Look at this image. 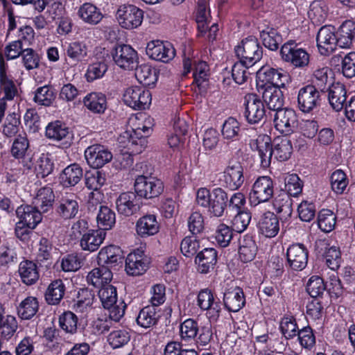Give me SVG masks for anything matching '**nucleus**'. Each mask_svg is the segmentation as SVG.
<instances>
[{
    "instance_id": "1",
    "label": "nucleus",
    "mask_w": 355,
    "mask_h": 355,
    "mask_svg": "<svg viewBox=\"0 0 355 355\" xmlns=\"http://www.w3.org/2000/svg\"><path fill=\"white\" fill-rule=\"evenodd\" d=\"M250 146L252 151L258 153L261 166L263 168H268L272 160H288L293 152L291 140L283 137H277L271 143L268 136L259 135L257 139L250 140Z\"/></svg>"
},
{
    "instance_id": "2",
    "label": "nucleus",
    "mask_w": 355,
    "mask_h": 355,
    "mask_svg": "<svg viewBox=\"0 0 355 355\" xmlns=\"http://www.w3.org/2000/svg\"><path fill=\"white\" fill-rule=\"evenodd\" d=\"M234 51L237 58L249 66H253L263 55V49L257 39L253 36L242 40L234 48Z\"/></svg>"
},
{
    "instance_id": "3",
    "label": "nucleus",
    "mask_w": 355,
    "mask_h": 355,
    "mask_svg": "<svg viewBox=\"0 0 355 355\" xmlns=\"http://www.w3.org/2000/svg\"><path fill=\"white\" fill-rule=\"evenodd\" d=\"M245 180L242 164L234 159H229L223 172V187L230 191H236L241 187Z\"/></svg>"
},
{
    "instance_id": "4",
    "label": "nucleus",
    "mask_w": 355,
    "mask_h": 355,
    "mask_svg": "<svg viewBox=\"0 0 355 355\" xmlns=\"http://www.w3.org/2000/svg\"><path fill=\"white\" fill-rule=\"evenodd\" d=\"M136 194L146 199L159 196L164 191L163 182L158 178L148 175H138L135 181Z\"/></svg>"
},
{
    "instance_id": "5",
    "label": "nucleus",
    "mask_w": 355,
    "mask_h": 355,
    "mask_svg": "<svg viewBox=\"0 0 355 355\" xmlns=\"http://www.w3.org/2000/svg\"><path fill=\"white\" fill-rule=\"evenodd\" d=\"M80 198L73 193H64L55 204V214L64 220L74 218L79 212Z\"/></svg>"
},
{
    "instance_id": "6",
    "label": "nucleus",
    "mask_w": 355,
    "mask_h": 355,
    "mask_svg": "<svg viewBox=\"0 0 355 355\" xmlns=\"http://www.w3.org/2000/svg\"><path fill=\"white\" fill-rule=\"evenodd\" d=\"M274 194V182L269 176L259 177L254 182L249 196L251 205L269 201Z\"/></svg>"
},
{
    "instance_id": "7",
    "label": "nucleus",
    "mask_w": 355,
    "mask_h": 355,
    "mask_svg": "<svg viewBox=\"0 0 355 355\" xmlns=\"http://www.w3.org/2000/svg\"><path fill=\"white\" fill-rule=\"evenodd\" d=\"M282 60L291 65L302 68L309 62V54L293 40H289L284 44L280 50Z\"/></svg>"
},
{
    "instance_id": "8",
    "label": "nucleus",
    "mask_w": 355,
    "mask_h": 355,
    "mask_svg": "<svg viewBox=\"0 0 355 355\" xmlns=\"http://www.w3.org/2000/svg\"><path fill=\"white\" fill-rule=\"evenodd\" d=\"M116 19L122 28H136L140 26L143 21L144 11L135 5H123L117 10Z\"/></svg>"
},
{
    "instance_id": "9",
    "label": "nucleus",
    "mask_w": 355,
    "mask_h": 355,
    "mask_svg": "<svg viewBox=\"0 0 355 355\" xmlns=\"http://www.w3.org/2000/svg\"><path fill=\"white\" fill-rule=\"evenodd\" d=\"M275 129L285 136L294 133L298 127L296 112L291 108L277 110L274 116Z\"/></svg>"
},
{
    "instance_id": "10",
    "label": "nucleus",
    "mask_w": 355,
    "mask_h": 355,
    "mask_svg": "<svg viewBox=\"0 0 355 355\" xmlns=\"http://www.w3.org/2000/svg\"><path fill=\"white\" fill-rule=\"evenodd\" d=\"M245 110L243 116L250 124H258L266 119L263 102L255 94H249L245 97Z\"/></svg>"
},
{
    "instance_id": "11",
    "label": "nucleus",
    "mask_w": 355,
    "mask_h": 355,
    "mask_svg": "<svg viewBox=\"0 0 355 355\" xmlns=\"http://www.w3.org/2000/svg\"><path fill=\"white\" fill-rule=\"evenodd\" d=\"M321 93L313 86L309 85L300 89L297 94V106L304 113H310L321 105Z\"/></svg>"
},
{
    "instance_id": "12",
    "label": "nucleus",
    "mask_w": 355,
    "mask_h": 355,
    "mask_svg": "<svg viewBox=\"0 0 355 355\" xmlns=\"http://www.w3.org/2000/svg\"><path fill=\"white\" fill-rule=\"evenodd\" d=\"M111 54L115 64L121 69L133 70L137 67V53L130 45H117L112 50Z\"/></svg>"
},
{
    "instance_id": "13",
    "label": "nucleus",
    "mask_w": 355,
    "mask_h": 355,
    "mask_svg": "<svg viewBox=\"0 0 355 355\" xmlns=\"http://www.w3.org/2000/svg\"><path fill=\"white\" fill-rule=\"evenodd\" d=\"M123 101L135 110H145L151 103V94L144 87L132 86L125 90Z\"/></svg>"
},
{
    "instance_id": "14",
    "label": "nucleus",
    "mask_w": 355,
    "mask_h": 355,
    "mask_svg": "<svg viewBox=\"0 0 355 355\" xmlns=\"http://www.w3.org/2000/svg\"><path fill=\"white\" fill-rule=\"evenodd\" d=\"M257 77L260 81L264 83L261 87L273 85L279 88H284L289 83L290 76L283 69H277L269 67H263L257 72Z\"/></svg>"
},
{
    "instance_id": "15",
    "label": "nucleus",
    "mask_w": 355,
    "mask_h": 355,
    "mask_svg": "<svg viewBox=\"0 0 355 355\" xmlns=\"http://www.w3.org/2000/svg\"><path fill=\"white\" fill-rule=\"evenodd\" d=\"M85 157L87 164L94 168H99L112 159V153L104 146L92 145L85 150Z\"/></svg>"
},
{
    "instance_id": "16",
    "label": "nucleus",
    "mask_w": 355,
    "mask_h": 355,
    "mask_svg": "<svg viewBox=\"0 0 355 355\" xmlns=\"http://www.w3.org/2000/svg\"><path fill=\"white\" fill-rule=\"evenodd\" d=\"M146 53L153 60L167 63L174 58L175 49L168 42L151 41L147 44Z\"/></svg>"
},
{
    "instance_id": "17",
    "label": "nucleus",
    "mask_w": 355,
    "mask_h": 355,
    "mask_svg": "<svg viewBox=\"0 0 355 355\" xmlns=\"http://www.w3.org/2000/svg\"><path fill=\"white\" fill-rule=\"evenodd\" d=\"M148 265V258L144 251L137 249L128 255L125 260V270L130 275H141L147 270Z\"/></svg>"
},
{
    "instance_id": "18",
    "label": "nucleus",
    "mask_w": 355,
    "mask_h": 355,
    "mask_svg": "<svg viewBox=\"0 0 355 355\" xmlns=\"http://www.w3.org/2000/svg\"><path fill=\"white\" fill-rule=\"evenodd\" d=\"M308 256L309 251L303 244H293L287 249V262L294 270L301 271L305 268L308 263Z\"/></svg>"
},
{
    "instance_id": "19",
    "label": "nucleus",
    "mask_w": 355,
    "mask_h": 355,
    "mask_svg": "<svg viewBox=\"0 0 355 355\" xmlns=\"http://www.w3.org/2000/svg\"><path fill=\"white\" fill-rule=\"evenodd\" d=\"M116 207L119 214L130 216L139 211L141 202L134 192H124L116 200Z\"/></svg>"
},
{
    "instance_id": "20",
    "label": "nucleus",
    "mask_w": 355,
    "mask_h": 355,
    "mask_svg": "<svg viewBox=\"0 0 355 355\" xmlns=\"http://www.w3.org/2000/svg\"><path fill=\"white\" fill-rule=\"evenodd\" d=\"M317 46L321 54L326 55L332 52L337 46L336 28L332 26H324L318 32Z\"/></svg>"
},
{
    "instance_id": "21",
    "label": "nucleus",
    "mask_w": 355,
    "mask_h": 355,
    "mask_svg": "<svg viewBox=\"0 0 355 355\" xmlns=\"http://www.w3.org/2000/svg\"><path fill=\"white\" fill-rule=\"evenodd\" d=\"M0 92L3 94L1 98L7 101H12L19 96L17 81L7 74L5 63L2 60H0Z\"/></svg>"
},
{
    "instance_id": "22",
    "label": "nucleus",
    "mask_w": 355,
    "mask_h": 355,
    "mask_svg": "<svg viewBox=\"0 0 355 355\" xmlns=\"http://www.w3.org/2000/svg\"><path fill=\"white\" fill-rule=\"evenodd\" d=\"M15 212L19 218V224L29 229H35L42 220V213L34 205H21L16 209Z\"/></svg>"
},
{
    "instance_id": "23",
    "label": "nucleus",
    "mask_w": 355,
    "mask_h": 355,
    "mask_svg": "<svg viewBox=\"0 0 355 355\" xmlns=\"http://www.w3.org/2000/svg\"><path fill=\"white\" fill-rule=\"evenodd\" d=\"M218 261V252L213 248H205L199 252L195 258L197 270L201 274H207L212 271Z\"/></svg>"
},
{
    "instance_id": "24",
    "label": "nucleus",
    "mask_w": 355,
    "mask_h": 355,
    "mask_svg": "<svg viewBox=\"0 0 355 355\" xmlns=\"http://www.w3.org/2000/svg\"><path fill=\"white\" fill-rule=\"evenodd\" d=\"M227 191L221 187L213 189L210 205L207 209L209 216L216 218L223 216L227 209Z\"/></svg>"
},
{
    "instance_id": "25",
    "label": "nucleus",
    "mask_w": 355,
    "mask_h": 355,
    "mask_svg": "<svg viewBox=\"0 0 355 355\" xmlns=\"http://www.w3.org/2000/svg\"><path fill=\"white\" fill-rule=\"evenodd\" d=\"M122 250L116 245H110L103 248L98 254V263L107 268L123 263Z\"/></svg>"
},
{
    "instance_id": "26",
    "label": "nucleus",
    "mask_w": 355,
    "mask_h": 355,
    "mask_svg": "<svg viewBox=\"0 0 355 355\" xmlns=\"http://www.w3.org/2000/svg\"><path fill=\"white\" fill-rule=\"evenodd\" d=\"M328 100L331 107L336 112L342 110L347 103V93L345 86L340 83L328 87Z\"/></svg>"
},
{
    "instance_id": "27",
    "label": "nucleus",
    "mask_w": 355,
    "mask_h": 355,
    "mask_svg": "<svg viewBox=\"0 0 355 355\" xmlns=\"http://www.w3.org/2000/svg\"><path fill=\"white\" fill-rule=\"evenodd\" d=\"M259 233L267 238L275 237L279 231V222L277 216L271 211L264 213L258 223Z\"/></svg>"
},
{
    "instance_id": "28",
    "label": "nucleus",
    "mask_w": 355,
    "mask_h": 355,
    "mask_svg": "<svg viewBox=\"0 0 355 355\" xmlns=\"http://www.w3.org/2000/svg\"><path fill=\"white\" fill-rule=\"evenodd\" d=\"M223 302L225 308L230 312L241 310L245 304L243 289L236 286L227 290L224 293Z\"/></svg>"
},
{
    "instance_id": "29",
    "label": "nucleus",
    "mask_w": 355,
    "mask_h": 355,
    "mask_svg": "<svg viewBox=\"0 0 355 355\" xmlns=\"http://www.w3.org/2000/svg\"><path fill=\"white\" fill-rule=\"evenodd\" d=\"M337 46L343 49L352 47L355 39V21L346 20L340 26L336 31Z\"/></svg>"
},
{
    "instance_id": "30",
    "label": "nucleus",
    "mask_w": 355,
    "mask_h": 355,
    "mask_svg": "<svg viewBox=\"0 0 355 355\" xmlns=\"http://www.w3.org/2000/svg\"><path fill=\"white\" fill-rule=\"evenodd\" d=\"M106 232L100 230H89L80 240L83 250L90 252L97 250L105 239Z\"/></svg>"
},
{
    "instance_id": "31",
    "label": "nucleus",
    "mask_w": 355,
    "mask_h": 355,
    "mask_svg": "<svg viewBox=\"0 0 355 355\" xmlns=\"http://www.w3.org/2000/svg\"><path fill=\"white\" fill-rule=\"evenodd\" d=\"M262 92V98L268 109L277 112L282 110L284 105L283 92L281 88L273 85H266Z\"/></svg>"
},
{
    "instance_id": "32",
    "label": "nucleus",
    "mask_w": 355,
    "mask_h": 355,
    "mask_svg": "<svg viewBox=\"0 0 355 355\" xmlns=\"http://www.w3.org/2000/svg\"><path fill=\"white\" fill-rule=\"evenodd\" d=\"M159 230V224L154 214H146L141 217L136 223V232L141 238L156 234Z\"/></svg>"
},
{
    "instance_id": "33",
    "label": "nucleus",
    "mask_w": 355,
    "mask_h": 355,
    "mask_svg": "<svg viewBox=\"0 0 355 355\" xmlns=\"http://www.w3.org/2000/svg\"><path fill=\"white\" fill-rule=\"evenodd\" d=\"M55 195L53 189L49 187L40 189L33 198V205L42 214L53 209Z\"/></svg>"
},
{
    "instance_id": "34",
    "label": "nucleus",
    "mask_w": 355,
    "mask_h": 355,
    "mask_svg": "<svg viewBox=\"0 0 355 355\" xmlns=\"http://www.w3.org/2000/svg\"><path fill=\"white\" fill-rule=\"evenodd\" d=\"M112 272L103 266L92 269L87 275L86 279L88 284L96 288L105 287L110 283L112 279Z\"/></svg>"
},
{
    "instance_id": "35",
    "label": "nucleus",
    "mask_w": 355,
    "mask_h": 355,
    "mask_svg": "<svg viewBox=\"0 0 355 355\" xmlns=\"http://www.w3.org/2000/svg\"><path fill=\"white\" fill-rule=\"evenodd\" d=\"M83 101L84 105L94 114H103L107 107L106 96L101 92H91Z\"/></svg>"
},
{
    "instance_id": "36",
    "label": "nucleus",
    "mask_w": 355,
    "mask_h": 355,
    "mask_svg": "<svg viewBox=\"0 0 355 355\" xmlns=\"http://www.w3.org/2000/svg\"><path fill=\"white\" fill-rule=\"evenodd\" d=\"M272 204L275 210L279 214L282 219L286 220L291 217L293 212V200L288 193L284 190L280 191L275 197Z\"/></svg>"
},
{
    "instance_id": "37",
    "label": "nucleus",
    "mask_w": 355,
    "mask_h": 355,
    "mask_svg": "<svg viewBox=\"0 0 355 355\" xmlns=\"http://www.w3.org/2000/svg\"><path fill=\"white\" fill-rule=\"evenodd\" d=\"M257 246L252 236L245 234L239 240V256L241 261H252L256 257Z\"/></svg>"
},
{
    "instance_id": "38",
    "label": "nucleus",
    "mask_w": 355,
    "mask_h": 355,
    "mask_svg": "<svg viewBox=\"0 0 355 355\" xmlns=\"http://www.w3.org/2000/svg\"><path fill=\"white\" fill-rule=\"evenodd\" d=\"M55 254H58L57 248L53 246V243L47 238H41L36 256L37 263L40 265L44 263L46 266L51 264Z\"/></svg>"
},
{
    "instance_id": "39",
    "label": "nucleus",
    "mask_w": 355,
    "mask_h": 355,
    "mask_svg": "<svg viewBox=\"0 0 355 355\" xmlns=\"http://www.w3.org/2000/svg\"><path fill=\"white\" fill-rule=\"evenodd\" d=\"M65 285L62 280L55 279L47 287L44 298L49 305H58L63 298L65 293Z\"/></svg>"
},
{
    "instance_id": "40",
    "label": "nucleus",
    "mask_w": 355,
    "mask_h": 355,
    "mask_svg": "<svg viewBox=\"0 0 355 355\" xmlns=\"http://www.w3.org/2000/svg\"><path fill=\"white\" fill-rule=\"evenodd\" d=\"M18 272L22 282L26 285H33L39 279L37 266L32 261L25 260L19 263Z\"/></svg>"
},
{
    "instance_id": "41",
    "label": "nucleus",
    "mask_w": 355,
    "mask_h": 355,
    "mask_svg": "<svg viewBox=\"0 0 355 355\" xmlns=\"http://www.w3.org/2000/svg\"><path fill=\"white\" fill-rule=\"evenodd\" d=\"M66 55L70 62L76 65L78 63L85 60L87 56V46L82 42H72L69 43L66 49Z\"/></svg>"
},
{
    "instance_id": "42",
    "label": "nucleus",
    "mask_w": 355,
    "mask_h": 355,
    "mask_svg": "<svg viewBox=\"0 0 355 355\" xmlns=\"http://www.w3.org/2000/svg\"><path fill=\"white\" fill-rule=\"evenodd\" d=\"M78 15L83 21L92 25L98 24L103 17L100 9L90 3L83 4L78 9Z\"/></svg>"
},
{
    "instance_id": "43",
    "label": "nucleus",
    "mask_w": 355,
    "mask_h": 355,
    "mask_svg": "<svg viewBox=\"0 0 355 355\" xmlns=\"http://www.w3.org/2000/svg\"><path fill=\"white\" fill-rule=\"evenodd\" d=\"M46 136L54 141L65 140L67 142L71 138L69 128L60 121L49 123L46 128Z\"/></svg>"
},
{
    "instance_id": "44",
    "label": "nucleus",
    "mask_w": 355,
    "mask_h": 355,
    "mask_svg": "<svg viewBox=\"0 0 355 355\" xmlns=\"http://www.w3.org/2000/svg\"><path fill=\"white\" fill-rule=\"evenodd\" d=\"M83 177V170L78 164H73L66 167L60 174V183L64 187L74 186Z\"/></svg>"
},
{
    "instance_id": "45",
    "label": "nucleus",
    "mask_w": 355,
    "mask_h": 355,
    "mask_svg": "<svg viewBox=\"0 0 355 355\" xmlns=\"http://www.w3.org/2000/svg\"><path fill=\"white\" fill-rule=\"evenodd\" d=\"M159 318L157 309L153 306L148 305L144 307L139 311L136 321L140 327L148 329L157 324Z\"/></svg>"
},
{
    "instance_id": "46",
    "label": "nucleus",
    "mask_w": 355,
    "mask_h": 355,
    "mask_svg": "<svg viewBox=\"0 0 355 355\" xmlns=\"http://www.w3.org/2000/svg\"><path fill=\"white\" fill-rule=\"evenodd\" d=\"M137 80L144 86H153L158 79L157 71L148 64H141L135 68Z\"/></svg>"
},
{
    "instance_id": "47",
    "label": "nucleus",
    "mask_w": 355,
    "mask_h": 355,
    "mask_svg": "<svg viewBox=\"0 0 355 355\" xmlns=\"http://www.w3.org/2000/svg\"><path fill=\"white\" fill-rule=\"evenodd\" d=\"M55 97L54 88L51 85H46L35 89L33 101L39 105L49 107L54 102Z\"/></svg>"
},
{
    "instance_id": "48",
    "label": "nucleus",
    "mask_w": 355,
    "mask_h": 355,
    "mask_svg": "<svg viewBox=\"0 0 355 355\" xmlns=\"http://www.w3.org/2000/svg\"><path fill=\"white\" fill-rule=\"evenodd\" d=\"M39 303L35 297H28L24 299L17 307L19 316L23 320L32 318L38 311Z\"/></svg>"
},
{
    "instance_id": "49",
    "label": "nucleus",
    "mask_w": 355,
    "mask_h": 355,
    "mask_svg": "<svg viewBox=\"0 0 355 355\" xmlns=\"http://www.w3.org/2000/svg\"><path fill=\"white\" fill-rule=\"evenodd\" d=\"M199 333V325L196 320L189 318L180 325V336L182 341L195 340Z\"/></svg>"
},
{
    "instance_id": "50",
    "label": "nucleus",
    "mask_w": 355,
    "mask_h": 355,
    "mask_svg": "<svg viewBox=\"0 0 355 355\" xmlns=\"http://www.w3.org/2000/svg\"><path fill=\"white\" fill-rule=\"evenodd\" d=\"M98 227L100 230H110L116 222V215L114 211L107 206L99 207L96 217Z\"/></svg>"
},
{
    "instance_id": "51",
    "label": "nucleus",
    "mask_w": 355,
    "mask_h": 355,
    "mask_svg": "<svg viewBox=\"0 0 355 355\" xmlns=\"http://www.w3.org/2000/svg\"><path fill=\"white\" fill-rule=\"evenodd\" d=\"M260 36L265 47L271 51H276L282 42L280 34L273 28L267 27L260 31Z\"/></svg>"
},
{
    "instance_id": "52",
    "label": "nucleus",
    "mask_w": 355,
    "mask_h": 355,
    "mask_svg": "<svg viewBox=\"0 0 355 355\" xmlns=\"http://www.w3.org/2000/svg\"><path fill=\"white\" fill-rule=\"evenodd\" d=\"M153 119L148 118L145 120L141 126L139 125L134 130V135L130 136L128 143L133 145L139 144L141 146H144L146 138L150 135L153 125Z\"/></svg>"
},
{
    "instance_id": "53",
    "label": "nucleus",
    "mask_w": 355,
    "mask_h": 355,
    "mask_svg": "<svg viewBox=\"0 0 355 355\" xmlns=\"http://www.w3.org/2000/svg\"><path fill=\"white\" fill-rule=\"evenodd\" d=\"M78 317L70 311H64L59 316V326L67 334L73 335L78 330Z\"/></svg>"
},
{
    "instance_id": "54",
    "label": "nucleus",
    "mask_w": 355,
    "mask_h": 355,
    "mask_svg": "<svg viewBox=\"0 0 355 355\" xmlns=\"http://www.w3.org/2000/svg\"><path fill=\"white\" fill-rule=\"evenodd\" d=\"M131 335L129 331L122 329L114 330L107 336V342L113 349L121 348L127 345L130 340Z\"/></svg>"
},
{
    "instance_id": "55",
    "label": "nucleus",
    "mask_w": 355,
    "mask_h": 355,
    "mask_svg": "<svg viewBox=\"0 0 355 355\" xmlns=\"http://www.w3.org/2000/svg\"><path fill=\"white\" fill-rule=\"evenodd\" d=\"M209 66L205 62H198L195 64L193 76V83L200 89H205L207 86Z\"/></svg>"
},
{
    "instance_id": "56",
    "label": "nucleus",
    "mask_w": 355,
    "mask_h": 355,
    "mask_svg": "<svg viewBox=\"0 0 355 355\" xmlns=\"http://www.w3.org/2000/svg\"><path fill=\"white\" fill-rule=\"evenodd\" d=\"M29 141L26 135H19L12 143L10 153L15 159L24 158L29 149Z\"/></svg>"
},
{
    "instance_id": "57",
    "label": "nucleus",
    "mask_w": 355,
    "mask_h": 355,
    "mask_svg": "<svg viewBox=\"0 0 355 355\" xmlns=\"http://www.w3.org/2000/svg\"><path fill=\"white\" fill-rule=\"evenodd\" d=\"M336 217L329 209H322L318 216V227L324 232L332 231L336 225Z\"/></svg>"
},
{
    "instance_id": "58",
    "label": "nucleus",
    "mask_w": 355,
    "mask_h": 355,
    "mask_svg": "<svg viewBox=\"0 0 355 355\" xmlns=\"http://www.w3.org/2000/svg\"><path fill=\"white\" fill-rule=\"evenodd\" d=\"M330 183L334 192L336 194H342L347 187L349 180L343 171L337 169L331 175Z\"/></svg>"
},
{
    "instance_id": "59",
    "label": "nucleus",
    "mask_w": 355,
    "mask_h": 355,
    "mask_svg": "<svg viewBox=\"0 0 355 355\" xmlns=\"http://www.w3.org/2000/svg\"><path fill=\"white\" fill-rule=\"evenodd\" d=\"M279 329L285 340L294 338L299 331L295 318L291 315L284 316L282 318Z\"/></svg>"
},
{
    "instance_id": "60",
    "label": "nucleus",
    "mask_w": 355,
    "mask_h": 355,
    "mask_svg": "<svg viewBox=\"0 0 355 355\" xmlns=\"http://www.w3.org/2000/svg\"><path fill=\"white\" fill-rule=\"evenodd\" d=\"M326 288L322 278L319 276H312L308 281L306 290L312 298H320Z\"/></svg>"
},
{
    "instance_id": "61",
    "label": "nucleus",
    "mask_w": 355,
    "mask_h": 355,
    "mask_svg": "<svg viewBox=\"0 0 355 355\" xmlns=\"http://www.w3.org/2000/svg\"><path fill=\"white\" fill-rule=\"evenodd\" d=\"M98 296L105 309L110 308L117 302L116 288L110 284L100 288Z\"/></svg>"
},
{
    "instance_id": "62",
    "label": "nucleus",
    "mask_w": 355,
    "mask_h": 355,
    "mask_svg": "<svg viewBox=\"0 0 355 355\" xmlns=\"http://www.w3.org/2000/svg\"><path fill=\"white\" fill-rule=\"evenodd\" d=\"M240 130L239 122L233 117H229L223 123L222 135L226 139H237Z\"/></svg>"
},
{
    "instance_id": "63",
    "label": "nucleus",
    "mask_w": 355,
    "mask_h": 355,
    "mask_svg": "<svg viewBox=\"0 0 355 355\" xmlns=\"http://www.w3.org/2000/svg\"><path fill=\"white\" fill-rule=\"evenodd\" d=\"M285 190L290 196L296 197L302 193V182L297 174L287 175L284 178Z\"/></svg>"
},
{
    "instance_id": "64",
    "label": "nucleus",
    "mask_w": 355,
    "mask_h": 355,
    "mask_svg": "<svg viewBox=\"0 0 355 355\" xmlns=\"http://www.w3.org/2000/svg\"><path fill=\"white\" fill-rule=\"evenodd\" d=\"M233 230L232 227L224 223H221L217 227L215 239L220 247L225 248L229 245L233 238Z\"/></svg>"
}]
</instances>
